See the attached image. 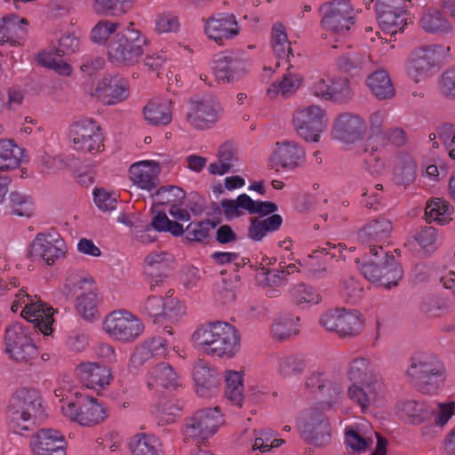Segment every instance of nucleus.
Listing matches in <instances>:
<instances>
[{"label":"nucleus","mask_w":455,"mask_h":455,"mask_svg":"<svg viewBox=\"0 0 455 455\" xmlns=\"http://www.w3.org/2000/svg\"><path fill=\"white\" fill-rule=\"evenodd\" d=\"M216 332V322L199 326L192 334L194 346L204 354L211 355Z\"/></svg>","instance_id":"obj_48"},{"label":"nucleus","mask_w":455,"mask_h":455,"mask_svg":"<svg viewBox=\"0 0 455 455\" xmlns=\"http://www.w3.org/2000/svg\"><path fill=\"white\" fill-rule=\"evenodd\" d=\"M443 367L437 358L430 354H418L411 360V364L406 374L414 382L428 377L443 372Z\"/></svg>","instance_id":"obj_29"},{"label":"nucleus","mask_w":455,"mask_h":455,"mask_svg":"<svg viewBox=\"0 0 455 455\" xmlns=\"http://www.w3.org/2000/svg\"><path fill=\"white\" fill-rule=\"evenodd\" d=\"M320 12L322 27L337 36H346L354 24V9L347 1L327 3L322 5Z\"/></svg>","instance_id":"obj_9"},{"label":"nucleus","mask_w":455,"mask_h":455,"mask_svg":"<svg viewBox=\"0 0 455 455\" xmlns=\"http://www.w3.org/2000/svg\"><path fill=\"white\" fill-rule=\"evenodd\" d=\"M119 28L118 22L108 20H100L91 31V39L96 44H106Z\"/></svg>","instance_id":"obj_64"},{"label":"nucleus","mask_w":455,"mask_h":455,"mask_svg":"<svg viewBox=\"0 0 455 455\" xmlns=\"http://www.w3.org/2000/svg\"><path fill=\"white\" fill-rule=\"evenodd\" d=\"M272 47L275 55L280 59H288L291 54L292 50L286 29L281 23H275L272 28Z\"/></svg>","instance_id":"obj_51"},{"label":"nucleus","mask_w":455,"mask_h":455,"mask_svg":"<svg viewBox=\"0 0 455 455\" xmlns=\"http://www.w3.org/2000/svg\"><path fill=\"white\" fill-rule=\"evenodd\" d=\"M93 202L97 208L103 212H113L116 209L118 195L104 188H95L92 191Z\"/></svg>","instance_id":"obj_59"},{"label":"nucleus","mask_w":455,"mask_h":455,"mask_svg":"<svg viewBox=\"0 0 455 455\" xmlns=\"http://www.w3.org/2000/svg\"><path fill=\"white\" fill-rule=\"evenodd\" d=\"M405 0H378L376 11L379 27L390 35L403 31L407 24Z\"/></svg>","instance_id":"obj_15"},{"label":"nucleus","mask_w":455,"mask_h":455,"mask_svg":"<svg viewBox=\"0 0 455 455\" xmlns=\"http://www.w3.org/2000/svg\"><path fill=\"white\" fill-rule=\"evenodd\" d=\"M453 208L442 198L430 199L425 209V215L427 221H435L441 225L449 223L451 220Z\"/></svg>","instance_id":"obj_40"},{"label":"nucleus","mask_w":455,"mask_h":455,"mask_svg":"<svg viewBox=\"0 0 455 455\" xmlns=\"http://www.w3.org/2000/svg\"><path fill=\"white\" fill-rule=\"evenodd\" d=\"M436 66L435 52L432 47L415 49L408 60V75L419 83L431 76Z\"/></svg>","instance_id":"obj_25"},{"label":"nucleus","mask_w":455,"mask_h":455,"mask_svg":"<svg viewBox=\"0 0 455 455\" xmlns=\"http://www.w3.org/2000/svg\"><path fill=\"white\" fill-rule=\"evenodd\" d=\"M224 376L227 397L234 404L241 406L243 401V371L227 370Z\"/></svg>","instance_id":"obj_42"},{"label":"nucleus","mask_w":455,"mask_h":455,"mask_svg":"<svg viewBox=\"0 0 455 455\" xmlns=\"http://www.w3.org/2000/svg\"><path fill=\"white\" fill-rule=\"evenodd\" d=\"M367 56L360 52L347 51L340 54L336 60L338 68L344 72H352L363 67Z\"/></svg>","instance_id":"obj_55"},{"label":"nucleus","mask_w":455,"mask_h":455,"mask_svg":"<svg viewBox=\"0 0 455 455\" xmlns=\"http://www.w3.org/2000/svg\"><path fill=\"white\" fill-rule=\"evenodd\" d=\"M66 244L57 233H40L36 235L29 246L28 255L35 260L48 266L64 257Z\"/></svg>","instance_id":"obj_13"},{"label":"nucleus","mask_w":455,"mask_h":455,"mask_svg":"<svg viewBox=\"0 0 455 455\" xmlns=\"http://www.w3.org/2000/svg\"><path fill=\"white\" fill-rule=\"evenodd\" d=\"M396 411L401 418L413 421H423L430 417L427 405L415 400L399 402L396 404Z\"/></svg>","instance_id":"obj_45"},{"label":"nucleus","mask_w":455,"mask_h":455,"mask_svg":"<svg viewBox=\"0 0 455 455\" xmlns=\"http://www.w3.org/2000/svg\"><path fill=\"white\" fill-rule=\"evenodd\" d=\"M328 123L326 110L317 104L300 106L292 113L291 124L295 132L307 142H318Z\"/></svg>","instance_id":"obj_2"},{"label":"nucleus","mask_w":455,"mask_h":455,"mask_svg":"<svg viewBox=\"0 0 455 455\" xmlns=\"http://www.w3.org/2000/svg\"><path fill=\"white\" fill-rule=\"evenodd\" d=\"M150 227L158 232H170L174 236H180L184 228L178 221L171 220L164 212H158L152 218Z\"/></svg>","instance_id":"obj_62"},{"label":"nucleus","mask_w":455,"mask_h":455,"mask_svg":"<svg viewBox=\"0 0 455 455\" xmlns=\"http://www.w3.org/2000/svg\"><path fill=\"white\" fill-rule=\"evenodd\" d=\"M305 159V151L294 140H283L275 143L274 151L269 158L273 168L279 170L294 169L300 165Z\"/></svg>","instance_id":"obj_18"},{"label":"nucleus","mask_w":455,"mask_h":455,"mask_svg":"<svg viewBox=\"0 0 455 455\" xmlns=\"http://www.w3.org/2000/svg\"><path fill=\"white\" fill-rule=\"evenodd\" d=\"M9 198L12 213L20 217H30L33 214L34 204L28 196L15 191L10 194Z\"/></svg>","instance_id":"obj_61"},{"label":"nucleus","mask_w":455,"mask_h":455,"mask_svg":"<svg viewBox=\"0 0 455 455\" xmlns=\"http://www.w3.org/2000/svg\"><path fill=\"white\" fill-rule=\"evenodd\" d=\"M380 255L385 256L384 259H379L363 264L361 271L364 277L375 285L391 289L402 279L403 269L392 254L382 252L378 256Z\"/></svg>","instance_id":"obj_6"},{"label":"nucleus","mask_w":455,"mask_h":455,"mask_svg":"<svg viewBox=\"0 0 455 455\" xmlns=\"http://www.w3.org/2000/svg\"><path fill=\"white\" fill-rule=\"evenodd\" d=\"M20 307L21 316L32 323L44 335H49L53 323V309L43 302L36 296H31L24 287L15 292V300L12 301L11 310L15 313Z\"/></svg>","instance_id":"obj_3"},{"label":"nucleus","mask_w":455,"mask_h":455,"mask_svg":"<svg viewBox=\"0 0 455 455\" xmlns=\"http://www.w3.org/2000/svg\"><path fill=\"white\" fill-rule=\"evenodd\" d=\"M172 262V256L165 251H153L145 257L143 272L150 283L151 290L164 281Z\"/></svg>","instance_id":"obj_28"},{"label":"nucleus","mask_w":455,"mask_h":455,"mask_svg":"<svg viewBox=\"0 0 455 455\" xmlns=\"http://www.w3.org/2000/svg\"><path fill=\"white\" fill-rule=\"evenodd\" d=\"M30 446L34 455H66L65 438L55 429L38 430L33 436Z\"/></svg>","instance_id":"obj_21"},{"label":"nucleus","mask_w":455,"mask_h":455,"mask_svg":"<svg viewBox=\"0 0 455 455\" xmlns=\"http://www.w3.org/2000/svg\"><path fill=\"white\" fill-rule=\"evenodd\" d=\"M60 409L65 418L88 427L100 424L108 415V408L90 396L82 397L76 402H67Z\"/></svg>","instance_id":"obj_5"},{"label":"nucleus","mask_w":455,"mask_h":455,"mask_svg":"<svg viewBox=\"0 0 455 455\" xmlns=\"http://www.w3.org/2000/svg\"><path fill=\"white\" fill-rule=\"evenodd\" d=\"M203 21L204 35L219 45L236 38L242 32L237 17L231 12H218Z\"/></svg>","instance_id":"obj_11"},{"label":"nucleus","mask_w":455,"mask_h":455,"mask_svg":"<svg viewBox=\"0 0 455 455\" xmlns=\"http://www.w3.org/2000/svg\"><path fill=\"white\" fill-rule=\"evenodd\" d=\"M383 395V383L379 377L352 384L347 389L348 397L363 410L375 405Z\"/></svg>","instance_id":"obj_22"},{"label":"nucleus","mask_w":455,"mask_h":455,"mask_svg":"<svg viewBox=\"0 0 455 455\" xmlns=\"http://www.w3.org/2000/svg\"><path fill=\"white\" fill-rule=\"evenodd\" d=\"M28 20L15 14L0 18V45H17L26 34Z\"/></svg>","instance_id":"obj_30"},{"label":"nucleus","mask_w":455,"mask_h":455,"mask_svg":"<svg viewBox=\"0 0 455 455\" xmlns=\"http://www.w3.org/2000/svg\"><path fill=\"white\" fill-rule=\"evenodd\" d=\"M92 284V279L82 272H71L66 278L62 287V293L67 298H73L79 291Z\"/></svg>","instance_id":"obj_54"},{"label":"nucleus","mask_w":455,"mask_h":455,"mask_svg":"<svg viewBox=\"0 0 455 455\" xmlns=\"http://www.w3.org/2000/svg\"><path fill=\"white\" fill-rule=\"evenodd\" d=\"M41 407L38 392L33 388L21 387L15 391L10 399L8 408L36 413Z\"/></svg>","instance_id":"obj_34"},{"label":"nucleus","mask_w":455,"mask_h":455,"mask_svg":"<svg viewBox=\"0 0 455 455\" xmlns=\"http://www.w3.org/2000/svg\"><path fill=\"white\" fill-rule=\"evenodd\" d=\"M417 177V164L414 158L404 153L397 156L395 167V180L397 184L407 187Z\"/></svg>","instance_id":"obj_37"},{"label":"nucleus","mask_w":455,"mask_h":455,"mask_svg":"<svg viewBox=\"0 0 455 455\" xmlns=\"http://www.w3.org/2000/svg\"><path fill=\"white\" fill-rule=\"evenodd\" d=\"M299 331V317L289 315H278L270 327L272 338L279 341L286 340L297 335Z\"/></svg>","instance_id":"obj_36"},{"label":"nucleus","mask_w":455,"mask_h":455,"mask_svg":"<svg viewBox=\"0 0 455 455\" xmlns=\"http://www.w3.org/2000/svg\"><path fill=\"white\" fill-rule=\"evenodd\" d=\"M130 448L132 455H163L162 443L154 435L140 434L133 436Z\"/></svg>","instance_id":"obj_39"},{"label":"nucleus","mask_w":455,"mask_h":455,"mask_svg":"<svg viewBox=\"0 0 455 455\" xmlns=\"http://www.w3.org/2000/svg\"><path fill=\"white\" fill-rule=\"evenodd\" d=\"M36 413H31L24 411L7 409V426L14 434L23 435L32 429L34 425V416Z\"/></svg>","instance_id":"obj_47"},{"label":"nucleus","mask_w":455,"mask_h":455,"mask_svg":"<svg viewBox=\"0 0 455 455\" xmlns=\"http://www.w3.org/2000/svg\"><path fill=\"white\" fill-rule=\"evenodd\" d=\"M347 375L353 384L379 377L371 363L365 358H355L348 366Z\"/></svg>","instance_id":"obj_50"},{"label":"nucleus","mask_w":455,"mask_h":455,"mask_svg":"<svg viewBox=\"0 0 455 455\" xmlns=\"http://www.w3.org/2000/svg\"><path fill=\"white\" fill-rule=\"evenodd\" d=\"M250 196L246 194H242L236 199H225L222 200L220 204L223 209L224 215L227 219H234L243 215V211L249 212Z\"/></svg>","instance_id":"obj_58"},{"label":"nucleus","mask_w":455,"mask_h":455,"mask_svg":"<svg viewBox=\"0 0 455 455\" xmlns=\"http://www.w3.org/2000/svg\"><path fill=\"white\" fill-rule=\"evenodd\" d=\"M420 28L430 34L444 36L452 31V26L443 12L431 8L427 10L419 20Z\"/></svg>","instance_id":"obj_33"},{"label":"nucleus","mask_w":455,"mask_h":455,"mask_svg":"<svg viewBox=\"0 0 455 455\" xmlns=\"http://www.w3.org/2000/svg\"><path fill=\"white\" fill-rule=\"evenodd\" d=\"M366 84L371 92L379 100L391 99L395 94L394 84L385 70H378L370 74Z\"/></svg>","instance_id":"obj_35"},{"label":"nucleus","mask_w":455,"mask_h":455,"mask_svg":"<svg viewBox=\"0 0 455 455\" xmlns=\"http://www.w3.org/2000/svg\"><path fill=\"white\" fill-rule=\"evenodd\" d=\"M4 342L9 357L18 363H27L36 356V347L28 337L27 330L20 323H13L7 328Z\"/></svg>","instance_id":"obj_14"},{"label":"nucleus","mask_w":455,"mask_h":455,"mask_svg":"<svg viewBox=\"0 0 455 455\" xmlns=\"http://www.w3.org/2000/svg\"><path fill=\"white\" fill-rule=\"evenodd\" d=\"M146 120L153 125H165L172 120L171 101L169 100H155L144 108Z\"/></svg>","instance_id":"obj_38"},{"label":"nucleus","mask_w":455,"mask_h":455,"mask_svg":"<svg viewBox=\"0 0 455 455\" xmlns=\"http://www.w3.org/2000/svg\"><path fill=\"white\" fill-rule=\"evenodd\" d=\"M321 326L339 337L355 336L363 330L362 315L354 309L335 308L324 312L319 320Z\"/></svg>","instance_id":"obj_7"},{"label":"nucleus","mask_w":455,"mask_h":455,"mask_svg":"<svg viewBox=\"0 0 455 455\" xmlns=\"http://www.w3.org/2000/svg\"><path fill=\"white\" fill-rule=\"evenodd\" d=\"M354 95L348 78L345 76H331L329 100L345 102Z\"/></svg>","instance_id":"obj_52"},{"label":"nucleus","mask_w":455,"mask_h":455,"mask_svg":"<svg viewBox=\"0 0 455 455\" xmlns=\"http://www.w3.org/2000/svg\"><path fill=\"white\" fill-rule=\"evenodd\" d=\"M283 222L278 214H273L263 220L252 219L248 230V236L253 241H260L268 232L277 230Z\"/></svg>","instance_id":"obj_44"},{"label":"nucleus","mask_w":455,"mask_h":455,"mask_svg":"<svg viewBox=\"0 0 455 455\" xmlns=\"http://www.w3.org/2000/svg\"><path fill=\"white\" fill-rule=\"evenodd\" d=\"M305 370L304 361L294 355L279 356L276 359V371L284 379L300 375Z\"/></svg>","instance_id":"obj_49"},{"label":"nucleus","mask_w":455,"mask_h":455,"mask_svg":"<svg viewBox=\"0 0 455 455\" xmlns=\"http://www.w3.org/2000/svg\"><path fill=\"white\" fill-rule=\"evenodd\" d=\"M312 440L316 445H324L331 439V427L329 421L322 415L311 418L308 423Z\"/></svg>","instance_id":"obj_53"},{"label":"nucleus","mask_w":455,"mask_h":455,"mask_svg":"<svg viewBox=\"0 0 455 455\" xmlns=\"http://www.w3.org/2000/svg\"><path fill=\"white\" fill-rule=\"evenodd\" d=\"M160 164L154 160H144L132 164L129 169L130 180L137 188L151 191L158 186Z\"/></svg>","instance_id":"obj_26"},{"label":"nucleus","mask_w":455,"mask_h":455,"mask_svg":"<svg viewBox=\"0 0 455 455\" xmlns=\"http://www.w3.org/2000/svg\"><path fill=\"white\" fill-rule=\"evenodd\" d=\"M293 302L301 308H308L321 302L320 293L305 283H298L290 290Z\"/></svg>","instance_id":"obj_43"},{"label":"nucleus","mask_w":455,"mask_h":455,"mask_svg":"<svg viewBox=\"0 0 455 455\" xmlns=\"http://www.w3.org/2000/svg\"><path fill=\"white\" fill-rule=\"evenodd\" d=\"M37 62L46 68H52L58 74L62 76H69L72 68L63 60L57 58L51 52H42L36 56Z\"/></svg>","instance_id":"obj_63"},{"label":"nucleus","mask_w":455,"mask_h":455,"mask_svg":"<svg viewBox=\"0 0 455 455\" xmlns=\"http://www.w3.org/2000/svg\"><path fill=\"white\" fill-rule=\"evenodd\" d=\"M80 381L93 390L104 389L113 380L111 369L94 362H83L76 368Z\"/></svg>","instance_id":"obj_20"},{"label":"nucleus","mask_w":455,"mask_h":455,"mask_svg":"<svg viewBox=\"0 0 455 455\" xmlns=\"http://www.w3.org/2000/svg\"><path fill=\"white\" fill-rule=\"evenodd\" d=\"M148 44L147 36L130 23L108 43V60L116 67L133 66L139 62Z\"/></svg>","instance_id":"obj_1"},{"label":"nucleus","mask_w":455,"mask_h":455,"mask_svg":"<svg viewBox=\"0 0 455 455\" xmlns=\"http://www.w3.org/2000/svg\"><path fill=\"white\" fill-rule=\"evenodd\" d=\"M394 227L391 220L384 218L373 220L367 223L360 231V238L363 242L376 243L371 245L370 253L378 257L379 253L385 252L382 244L388 243L393 233Z\"/></svg>","instance_id":"obj_19"},{"label":"nucleus","mask_w":455,"mask_h":455,"mask_svg":"<svg viewBox=\"0 0 455 455\" xmlns=\"http://www.w3.org/2000/svg\"><path fill=\"white\" fill-rule=\"evenodd\" d=\"M193 379L196 393L200 396H207L216 392L221 384V378L217 370L209 363L198 360L193 368Z\"/></svg>","instance_id":"obj_27"},{"label":"nucleus","mask_w":455,"mask_h":455,"mask_svg":"<svg viewBox=\"0 0 455 455\" xmlns=\"http://www.w3.org/2000/svg\"><path fill=\"white\" fill-rule=\"evenodd\" d=\"M25 149L11 139L0 140V171L17 169L24 161Z\"/></svg>","instance_id":"obj_31"},{"label":"nucleus","mask_w":455,"mask_h":455,"mask_svg":"<svg viewBox=\"0 0 455 455\" xmlns=\"http://www.w3.org/2000/svg\"><path fill=\"white\" fill-rule=\"evenodd\" d=\"M73 148L84 153H98L103 150V135L100 124L92 118H84L69 127Z\"/></svg>","instance_id":"obj_8"},{"label":"nucleus","mask_w":455,"mask_h":455,"mask_svg":"<svg viewBox=\"0 0 455 455\" xmlns=\"http://www.w3.org/2000/svg\"><path fill=\"white\" fill-rule=\"evenodd\" d=\"M251 68L250 59L243 53L218 56L212 70L219 83L228 84L243 76Z\"/></svg>","instance_id":"obj_16"},{"label":"nucleus","mask_w":455,"mask_h":455,"mask_svg":"<svg viewBox=\"0 0 455 455\" xmlns=\"http://www.w3.org/2000/svg\"><path fill=\"white\" fill-rule=\"evenodd\" d=\"M178 384V374L166 363H161L152 368L147 379V386L152 390H158L160 387H173Z\"/></svg>","instance_id":"obj_32"},{"label":"nucleus","mask_w":455,"mask_h":455,"mask_svg":"<svg viewBox=\"0 0 455 455\" xmlns=\"http://www.w3.org/2000/svg\"><path fill=\"white\" fill-rule=\"evenodd\" d=\"M222 424V414L217 407L198 411L186 422L184 441L196 445L203 443L214 435Z\"/></svg>","instance_id":"obj_4"},{"label":"nucleus","mask_w":455,"mask_h":455,"mask_svg":"<svg viewBox=\"0 0 455 455\" xmlns=\"http://www.w3.org/2000/svg\"><path fill=\"white\" fill-rule=\"evenodd\" d=\"M211 356L232 358L239 350L240 336L237 330L225 322H216V332Z\"/></svg>","instance_id":"obj_17"},{"label":"nucleus","mask_w":455,"mask_h":455,"mask_svg":"<svg viewBox=\"0 0 455 455\" xmlns=\"http://www.w3.org/2000/svg\"><path fill=\"white\" fill-rule=\"evenodd\" d=\"M104 331L112 338L122 341H132L143 331L140 319L128 311H114L103 322Z\"/></svg>","instance_id":"obj_12"},{"label":"nucleus","mask_w":455,"mask_h":455,"mask_svg":"<svg viewBox=\"0 0 455 455\" xmlns=\"http://www.w3.org/2000/svg\"><path fill=\"white\" fill-rule=\"evenodd\" d=\"M331 83L328 74H315L309 76L307 88L315 97L329 100Z\"/></svg>","instance_id":"obj_57"},{"label":"nucleus","mask_w":455,"mask_h":455,"mask_svg":"<svg viewBox=\"0 0 455 455\" xmlns=\"http://www.w3.org/2000/svg\"><path fill=\"white\" fill-rule=\"evenodd\" d=\"M259 282L267 289L266 294L268 297L275 298L280 295V287L286 281V275L284 270L275 269L266 270L262 269L257 275Z\"/></svg>","instance_id":"obj_46"},{"label":"nucleus","mask_w":455,"mask_h":455,"mask_svg":"<svg viewBox=\"0 0 455 455\" xmlns=\"http://www.w3.org/2000/svg\"><path fill=\"white\" fill-rule=\"evenodd\" d=\"M375 432L362 428L347 427L345 430V444L353 453H362L373 443Z\"/></svg>","instance_id":"obj_41"},{"label":"nucleus","mask_w":455,"mask_h":455,"mask_svg":"<svg viewBox=\"0 0 455 455\" xmlns=\"http://www.w3.org/2000/svg\"><path fill=\"white\" fill-rule=\"evenodd\" d=\"M222 112L221 104L216 97L204 95L191 100L187 120L196 129L205 130L219 122Z\"/></svg>","instance_id":"obj_10"},{"label":"nucleus","mask_w":455,"mask_h":455,"mask_svg":"<svg viewBox=\"0 0 455 455\" xmlns=\"http://www.w3.org/2000/svg\"><path fill=\"white\" fill-rule=\"evenodd\" d=\"M155 196L158 204L169 205L171 208L177 204H184L186 194L179 187L167 186L160 188Z\"/></svg>","instance_id":"obj_56"},{"label":"nucleus","mask_w":455,"mask_h":455,"mask_svg":"<svg viewBox=\"0 0 455 455\" xmlns=\"http://www.w3.org/2000/svg\"><path fill=\"white\" fill-rule=\"evenodd\" d=\"M365 131V123L360 116L343 113L334 120L331 132L335 139L344 143H353L360 140Z\"/></svg>","instance_id":"obj_23"},{"label":"nucleus","mask_w":455,"mask_h":455,"mask_svg":"<svg viewBox=\"0 0 455 455\" xmlns=\"http://www.w3.org/2000/svg\"><path fill=\"white\" fill-rule=\"evenodd\" d=\"M129 84L120 76H104L97 84L92 95L107 105H115L129 97Z\"/></svg>","instance_id":"obj_24"},{"label":"nucleus","mask_w":455,"mask_h":455,"mask_svg":"<svg viewBox=\"0 0 455 455\" xmlns=\"http://www.w3.org/2000/svg\"><path fill=\"white\" fill-rule=\"evenodd\" d=\"M133 3V0H94L93 9L100 14H107L109 12L120 14L131 10Z\"/></svg>","instance_id":"obj_60"}]
</instances>
